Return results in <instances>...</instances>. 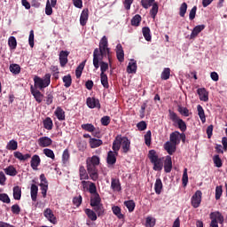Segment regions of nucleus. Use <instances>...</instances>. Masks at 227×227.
Returning <instances> with one entry per match:
<instances>
[{
	"mask_svg": "<svg viewBox=\"0 0 227 227\" xmlns=\"http://www.w3.org/2000/svg\"><path fill=\"white\" fill-rule=\"evenodd\" d=\"M104 58H107L109 61V65L111 67V50L109 47L105 48H96L93 51V67L95 70H98L99 63L102 61Z\"/></svg>",
	"mask_w": 227,
	"mask_h": 227,
	"instance_id": "obj_1",
	"label": "nucleus"
},
{
	"mask_svg": "<svg viewBox=\"0 0 227 227\" xmlns=\"http://www.w3.org/2000/svg\"><path fill=\"white\" fill-rule=\"evenodd\" d=\"M148 158L151 160V163L153 164V169L154 171H162L164 163H162V160L159 158V155H157V152L155 150L149 151Z\"/></svg>",
	"mask_w": 227,
	"mask_h": 227,
	"instance_id": "obj_2",
	"label": "nucleus"
},
{
	"mask_svg": "<svg viewBox=\"0 0 227 227\" xmlns=\"http://www.w3.org/2000/svg\"><path fill=\"white\" fill-rule=\"evenodd\" d=\"M168 117L171 121H173L174 123H177L178 129H180L181 132H185V130H187V124L185 123V121L180 119V117H178V114H176V113H175L173 110H168Z\"/></svg>",
	"mask_w": 227,
	"mask_h": 227,
	"instance_id": "obj_3",
	"label": "nucleus"
},
{
	"mask_svg": "<svg viewBox=\"0 0 227 227\" xmlns=\"http://www.w3.org/2000/svg\"><path fill=\"white\" fill-rule=\"evenodd\" d=\"M35 88H39V90H43L51 84V74H46L43 78L35 76L34 78Z\"/></svg>",
	"mask_w": 227,
	"mask_h": 227,
	"instance_id": "obj_4",
	"label": "nucleus"
},
{
	"mask_svg": "<svg viewBox=\"0 0 227 227\" xmlns=\"http://www.w3.org/2000/svg\"><path fill=\"white\" fill-rule=\"evenodd\" d=\"M209 217L211 219L210 227H219L217 221L220 223V224L224 223V216H223V214H221L219 211L210 213Z\"/></svg>",
	"mask_w": 227,
	"mask_h": 227,
	"instance_id": "obj_5",
	"label": "nucleus"
},
{
	"mask_svg": "<svg viewBox=\"0 0 227 227\" xmlns=\"http://www.w3.org/2000/svg\"><path fill=\"white\" fill-rule=\"evenodd\" d=\"M87 171L94 182H97L98 180V171L97 170V165H93L90 162V160H87Z\"/></svg>",
	"mask_w": 227,
	"mask_h": 227,
	"instance_id": "obj_6",
	"label": "nucleus"
},
{
	"mask_svg": "<svg viewBox=\"0 0 227 227\" xmlns=\"http://www.w3.org/2000/svg\"><path fill=\"white\" fill-rule=\"evenodd\" d=\"M201 196H203V192H201V191L200 190L196 191L195 193L192 195L191 199V203L193 208H198L201 205Z\"/></svg>",
	"mask_w": 227,
	"mask_h": 227,
	"instance_id": "obj_7",
	"label": "nucleus"
},
{
	"mask_svg": "<svg viewBox=\"0 0 227 227\" xmlns=\"http://www.w3.org/2000/svg\"><path fill=\"white\" fill-rule=\"evenodd\" d=\"M70 55V52L67 51H61L59 52V63H60V67L62 68H65V67H67V64L68 63V56Z\"/></svg>",
	"mask_w": 227,
	"mask_h": 227,
	"instance_id": "obj_8",
	"label": "nucleus"
},
{
	"mask_svg": "<svg viewBox=\"0 0 227 227\" xmlns=\"http://www.w3.org/2000/svg\"><path fill=\"white\" fill-rule=\"evenodd\" d=\"M43 215L50 223H51V224H56V223H58V219L56 218V215H54V212H52L51 208H46L43 211Z\"/></svg>",
	"mask_w": 227,
	"mask_h": 227,
	"instance_id": "obj_9",
	"label": "nucleus"
},
{
	"mask_svg": "<svg viewBox=\"0 0 227 227\" xmlns=\"http://www.w3.org/2000/svg\"><path fill=\"white\" fill-rule=\"evenodd\" d=\"M86 104L90 109H100V100L95 98H87Z\"/></svg>",
	"mask_w": 227,
	"mask_h": 227,
	"instance_id": "obj_10",
	"label": "nucleus"
},
{
	"mask_svg": "<svg viewBox=\"0 0 227 227\" xmlns=\"http://www.w3.org/2000/svg\"><path fill=\"white\" fill-rule=\"evenodd\" d=\"M37 143L41 148H47L52 145V139L49 137H42L38 138Z\"/></svg>",
	"mask_w": 227,
	"mask_h": 227,
	"instance_id": "obj_11",
	"label": "nucleus"
},
{
	"mask_svg": "<svg viewBox=\"0 0 227 227\" xmlns=\"http://www.w3.org/2000/svg\"><path fill=\"white\" fill-rule=\"evenodd\" d=\"M121 146L124 153H129L130 150V140L127 137H121Z\"/></svg>",
	"mask_w": 227,
	"mask_h": 227,
	"instance_id": "obj_12",
	"label": "nucleus"
},
{
	"mask_svg": "<svg viewBox=\"0 0 227 227\" xmlns=\"http://www.w3.org/2000/svg\"><path fill=\"white\" fill-rule=\"evenodd\" d=\"M30 91L34 98L35 99V102H37L38 104H42V101L43 100V94H42L40 90L33 88V86L30 88Z\"/></svg>",
	"mask_w": 227,
	"mask_h": 227,
	"instance_id": "obj_13",
	"label": "nucleus"
},
{
	"mask_svg": "<svg viewBox=\"0 0 227 227\" xmlns=\"http://www.w3.org/2000/svg\"><path fill=\"white\" fill-rule=\"evenodd\" d=\"M41 162H42V160L40 159V156L38 154H35L34 156H32L30 160V166L32 169H34V171H36Z\"/></svg>",
	"mask_w": 227,
	"mask_h": 227,
	"instance_id": "obj_14",
	"label": "nucleus"
},
{
	"mask_svg": "<svg viewBox=\"0 0 227 227\" xmlns=\"http://www.w3.org/2000/svg\"><path fill=\"white\" fill-rule=\"evenodd\" d=\"M164 149L168 155H173L176 152V144L168 141L164 144Z\"/></svg>",
	"mask_w": 227,
	"mask_h": 227,
	"instance_id": "obj_15",
	"label": "nucleus"
},
{
	"mask_svg": "<svg viewBox=\"0 0 227 227\" xmlns=\"http://www.w3.org/2000/svg\"><path fill=\"white\" fill-rule=\"evenodd\" d=\"M116 56L120 63H123L125 61V52L123 51L121 44H117L116 46Z\"/></svg>",
	"mask_w": 227,
	"mask_h": 227,
	"instance_id": "obj_16",
	"label": "nucleus"
},
{
	"mask_svg": "<svg viewBox=\"0 0 227 227\" xmlns=\"http://www.w3.org/2000/svg\"><path fill=\"white\" fill-rule=\"evenodd\" d=\"M56 4H58V0H47L45 7L46 15H51L52 13V8H56Z\"/></svg>",
	"mask_w": 227,
	"mask_h": 227,
	"instance_id": "obj_17",
	"label": "nucleus"
},
{
	"mask_svg": "<svg viewBox=\"0 0 227 227\" xmlns=\"http://www.w3.org/2000/svg\"><path fill=\"white\" fill-rule=\"evenodd\" d=\"M111 189L116 192H120V191H121V184L120 183V179L112 177Z\"/></svg>",
	"mask_w": 227,
	"mask_h": 227,
	"instance_id": "obj_18",
	"label": "nucleus"
},
{
	"mask_svg": "<svg viewBox=\"0 0 227 227\" xmlns=\"http://www.w3.org/2000/svg\"><path fill=\"white\" fill-rule=\"evenodd\" d=\"M171 169H173V160L171 157L168 155L164 160V171L165 173H171Z\"/></svg>",
	"mask_w": 227,
	"mask_h": 227,
	"instance_id": "obj_19",
	"label": "nucleus"
},
{
	"mask_svg": "<svg viewBox=\"0 0 227 227\" xmlns=\"http://www.w3.org/2000/svg\"><path fill=\"white\" fill-rule=\"evenodd\" d=\"M114 153L118 155V152H120V148H121V135H118L115 139L113 142L112 146Z\"/></svg>",
	"mask_w": 227,
	"mask_h": 227,
	"instance_id": "obj_20",
	"label": "nucleus"
},
{
	"mask_svg": "<svg viewBox=\"0 0 227 227\" xmlns=\"http://www.w3.org/2000/svg\"><path fill=\"white\" fill-rule=\"evenodd\" d=\"M197 93L200 97V100L202 102H208V92L205 88L198 89Z\"/></svg>",
	"mask_w": 227,
	"mask_h": 227,
	"instance_id": "obj_21",
	"label": "nucleus"
},
{
	"mask_svg": "<svg viewBox=\"0 0 227 227\" xmlns=\"http://www.w3.org/2000/svg\"><path fill=\"white\" fill-rule=\"evenodd\" d=\"M13 155L15 159H18V160H20L21 162H24L27 160L28 159H31V153H26L23 154L22 153L17 151L13 153Z\"/></svg>",
	"mask_w": 227,
	"mask_h": 227,
	"instance_id": "obj_22",
	"label": "nucleus"
},
{
	"mask_svg": "<svg viewBox=\"0 0 227 227\" xmlns=\"http://www.w3.org/2000/svg\"><path fill=\"white\" fill-rule=\"evenodd\" d=\"M102 204V199L100 198V194L95 193L90 196V207H97V205Z\"/></svg>",
	"mask_w": 227,
	"mask_h": 227,
	"instance_id": "obj_23",
	"label": "nucleus"
},
{
	"mask_svg": "<svg viewBox=\"0 0 227 227\" xmlns=\"http://www.w3.org/2000/svg\"><path fill=\"white\" fill-rule=\"evenodd\" d=\"M116 153L109 151L107 153L106 162L109 166H114L116 164Z\"/></svg>",
	"mask_w": 227,
	"mask_h": 227,
	"instance_id": "obj_24",
	"label": "nucleus"
},
{
	"mask_svg": "<svg viewBox=\"0 0 227 227\" xmlns=\"http://www.w3.org/2000/svg\"><path fill=\"white\" fill-rule=\"evenodd\" d=\"M92 207L98 217H102L106 214V208H104L103 204H98L97 206H92Z\"/></svg>",
	"mask_w": 227,
	"mask_h": 227,
	"instance_id": "obj_25",
	"label": "nucleus"
},
{
	"mask_svg": "<svg viewBox=\"0 0 227 227\" xmlns=\"http://www.w3.org/2000/svg\"><path fill=\"white\" fill-rule=\"evenodd\" d=\"M203 29H205V25H198V26H196L192 29V34L190 35L191 40L196 38V36H198L199 33H201V31H203Z\"/></svg>",
	"mask_w": 227,
	"mask_h": 227,
	"instance_id": "obj_26",
	"label": "nucleus"
},
{
	"mask_svg": "<svg viewBox=\"0 0 227 227\" xmlns=\"http://www.w3.org/2000/svg\"><path fill=\"white\" fill-rule=\"evenodd\" d=\"M180 132L179 131H174L169 136V143H172L174 145H179L180 139H179Z\"/></svg>",
	"mask_w": 227,
	"mask_h": 227,
	"instance_id": "obj_27",
	"label": "nucleus"
},
{
	"mask_svg": "<svg viewBox=\"0 0 227 227\" xmlns=\"http://www.w3.org/2000/svg\"><path fill=\"white\" fill-rule=\"evenodd\" d=\"M55 116L58 118L59 121H65V110H63L61 106H58L55 110Z\"/></svg>",
	"mask_w": 227,
	"mask_h": 227,
	"instance_id": "obj_28",
	"label": "nucleus"
},
{
	"mask_svg": "<svg viewBox=\"0 0 227 227\" xmlns=\"http://www.w3.org/2000/svg\"><path fill=\"white\" fill-rule=\"evenodd\" d=\"M88 17H89V11L88 9H85L82 12L80 16L81 26H86V24L88 23Z\"/></svg>",
	"mask_w": 227,
	"mask_h": 227,
	"instance_id": "obj_29",
	"label": "nucleus"
},
{
	"mask_svg": "<svg viewBox=\"0 0 227 227\" xmlns=\"http://www.w3.org/2000/svg\"><path fill=\"white\" fill-rule=\"evenodd\" d=\"M141 20H143V18L139 14H136L132 19H131V26L134 27H139L141 26Z\"/></svg>",
	"mask_w": 227,
	"mask_h": 227,
	"instance_id": "obj_30",
	"label": "nucleus"
},
{
	"mask_svg": "<svg viewBox=\"0 0 227 227\" xmlns=\"http://www.w3.org/2000/svg\"><path fill=\"white\" fill-rule=\"evenodd\" d=\"M79 176L80 180H90V176H88V172L84 166H80L79 168Z\"/></svg>",
	"mask_w": 227,
	"mask_h": 227,
	"instance_id": "obj_31",
	"label": "nucleus"
},
{
	"mask_svg": "<svg viewBox=\"0 0 227 227\" xmlns=\"http://www.w3.org/2000/svg\"><path fill=\"white\" fill-rule=\"evenodd\" d=\"M142 33H143V36H144L145 40H146V42H152V34L150 31V27H144L142 28Z\"/></svg>",
	"mask_w": 227,
	"mask_h": 227,
	"instance_id": "obj_32",
	"label": "nucleus"
},
{
	"mask_svg": "<svg viewBox=\"0 0 227 227\" xmlns=\"http://www.w3.org/2000/svg\"><path fill=\"white\" fill-rule=\"evenodd\" d=\"M197 111L199 118H200V121H202V123H205V121H207V117L205 116V110L203 109V106H201V105H198Z\"/></svg>",
	"mask_w": 227,
	"mask_h": 227,
	"instance_id": "obj_33",
	"label": "nucleus"
},
{
	"mask_svg": "<svg viewBox=\"0 0 227 227\" xmlns=\"http://www.w3.org/2000/svg\"><path fill=\"white\" fill-rule=\"evenodd\" d=\"M13 198L16 200H20L22 198V189L20 186H14L13 187Z\"/></svg>",
	"mask_w": 227,
	"mask_h": 227,
	"instance_id": "obj_34",
	"label": "nucleus"
},
{
	"mask_svg": "<svg viewBox=\"0 0 227 227\" xmlns=\"http://www.w3.org/2000/svg\"><path fill=\"white\" fill-rule=\"evenodd\" d=\"M90 148H98V146H102L103 142L101 139L90 138Z\"/></svg>",
	"mask_w": 227,
	"mask_h": 227,
	"instance_id": "obj_35",
	"label": "nucleus"
},
{
	"mask_svg": "<svg viewBox=\"0 0 227 227\" xmlns=\"http://www.w3.org/2000/svg\"><path fill=\"white\" fill-rule=\"evenodd\" d=\"M30 194H31L32 201H36V198L38 196V186H36V184L31 185Z\"/></svg>",
	"mask_w": 227,
	"mask_h": 227,
	"instance_id": "obj_36",
	"label": "nucleus"
},
{
	"mask_svg": "<svg viewBox=\"0 0 227 227\" xmlns=\"http://www.w3.org/2000/svg\"><path fill=\"white\" fill-rule=\"evenodd\" d=\"M43 125L46 129V130H52V127H54V123L52 122V119H51V117H47L43 121Z\"/></svg>",
	"mask_w": 227,
	"mask_h": 227,
	"instance_id": "obj_37",
	"label": "nucleus"
},
{
	"mask_svg": "<svg viewBox=\"0 0 227 227\" xmlns=\"http://www.w3.org/2000/svg\"><path fill=\"white\" fill-rule=\"evenodd\" d=\"M171 75V69L169 67H165L160 74V79L162 81H168Z\"/></svg>",
	"mask_w": 227,
	"mask_h": 227,
	"instance_id": "obj_38",
	"label": "nucleus"
},
{
	"mask_svg": "<svg viewBox=\"0 0 227 227\" xmlns=\"http://www.w3.org/2000/svg\"><path fill=\"white\" fill-rule=\"evenodd\" d=\"M154 191L156 194H160L162 192V180L157 178L154 184Z\"/></svg>",
	"mask_w": 227,
	"mask_h": 227,
	"instance_id": "obj_39",
	"label": "nucleus"
},
{
	"mask_svg": "<svg viewBox=\"0 0 227 227\" xmlns=\"http://www.w3.org/2000/svg\"><path fill=\"white\" fill-rule=\"evenodd\" d=\"M100 81L102 86L106 89L108 90L109 88V80L107 78V74H100Z\"/></svg>",
	"mask_w": 227,
	"mask_h": 227,
	"instance_id": "obj_40",
	"label": "nucleus"
},
{
	"mask_svg": "<svg viewBox=\"0 0 227 227\" xmlns=\"http://www.w3.org/2000/svg\"><path fill=\"white\" fill-rule=\"evenodd\" d=\"M137 70V63L135 62H129L127 67V72L128 74H136V71Z\"/></svg>",
	"mask_w": 227,
	"mask_h": 227,
	"instance_id": "obj_41",
	"label": "nucleus"
},
{
	"mask_svg": "<svg viewBox=\"0 0 227 227\" xmlns=\"http://www.w3.org/2000/svg\"><path fill=\"white\" fill-rule=\"evenodd\" d=\"M85 214L90 221H97V219H98L97 213H95L92 209L86 208Z\"/></svg>",
	"mask_w": 227,
	"mask_h": 227,
	"instance_id": "obj_42",
	"label": "nucleus"
},
{
	"mask_svg": "<svg viewBox=\"0 0 227 227\" xmlns=\"http://www.w3.org/2000/svg\"><path fill=\"white\" fill-rule=\"evenodd\" d=\"M4 173L7 174L9 176H16L17 169L13 166H9L4 168Z\"/></svg>",
	"mask_w": 227,
	"mask_h": 227,
	"instance_id": "obj_43",
	"label": "nucleus"
},
{
	"mask_svg": "<svg viewBox=\"0 0 227 227\" xmlns=\"http://www.w3.org/2000/svg\"><path fill=\"white\" fill-rule=\"evenodd\" d=\"M113 214L118 217V219H123V214H121V208L118 206L112 207Z\"/></svg>",
	"mask_w": 227,
	"mask_h": 227,
	"instance_id": "obj_44",
	"label": "nucleus"
},
{
	"mask_svg": "<svg viewBox=\"0 0 227 227\" xmlns=\"http://www.w3.org/2000/svg\"><path fill=\"white\" fill-rule=\"evenodd\" d=\"M41 194H43V198H47V191H49V183H41Z\"/></svg>",
	"mask_w": 227,
	"mask_h": 227,
	"instance_id": "obj_45",
	"label": "nucleus"
},
{
	"mask_svg": "<svg viewBox=\"0 0 227 227\" xmlns=\"http://www.w3.org/2000/svg\"><path fill=\"white\" fill-rule=\"evenodd\" d=\"M17 148H19V143H17V141L13 139L11 140L6 145V150L15 151L17 150Z\"/></svg>",
	"mask_w": 227,
	"mask_h": 227,
	"instance_id": "obj_46",
	"label": "nucleus"
},
{
	"mask_svg": "<svg viewBox=\"0 0 227 227\" xmlns=\"http://www.w3.org/2000/svg\"><path fill=\"white\" fill-rule=\"evenodd\" d=\"M9 68L10 72H12V74H14V75H18V74H20V66L18 64H11Z\"/></svg>",
	"mask_w": 227,
	"mask_h": 227,
	"instance_id": "obj_47",
	"label": "nucleus"
},
{
	"mask_svg": "<svg viewBox=\"0 0 227 227\" xmlns=\"http://www.w3.org/2000/svg\"><path fill=\"white\" fill-rule=\"evenodd\" d=\"M65 88H70L72 86V75L67 74L62 78Z\"/></svg>",
	"mask_w": 227,
	"mask_h": 227,
	"instance_id": "obj_48",
	"label": "nucleus"
},
{
	"mask_svg": "<svg viewBox=\"0 0 227 227\" xmlns=\"http://www.w3.org/2000/svg\"><path fill=\"white\" fill-rule=\"evenodd\" d=\"M8 45L12 51H14V49H17V39L15 38V36L9 37Z\"/></svg>",
	"mask_w": 227,
	"mask_h": 227,
	"instance_id": "obj_49",
	"label": "nucleus"
},
{
	"mask_svg": "<svg viewBox=\"0 0 227 227\" xmlns=\"http://www.w3.org/2000/svg\"><path fill=\"white\" fill-rule=\"evenodd\" d=\"M82 130H85L86 132H95V126L91 123H86L81 125Z\"/></svg>",
	"mask_w": 227,
	"mask_h": 227,
	"instance_id": "obj_50",
	"label": "nucleus"
},
{
	"mask_svg": "<svg viewBox=\"0 0 227 227\" xmlns=\"http://www.w3.org/2000/svg\"><path fill=\"white\" fill-rule=\"evenodd\" d=\"M124 205L129 212H134V208H136V202H134V200H126L124 201Z\"/></svg>",
	"mask_w": 227,
	"mask_h": 227,
	"instance_id": "obj_51",
	"label": "nucleus"
},
{
	"mask_svg": "<svg viewBox=\"0 0 227 227\" xmlns=\"http://www.w3.org/2000/svg\"><path fill=\"white\" fill-rule=\"evenodd\" d=\"M157 13H159V4H157V3H154L150 11V15L152 19H155V17H157Z\"/></svg>",
	"mask_w": 227,
	"mask_h": 227,
	"instance_id": "obj_52",
	"label": "nucleus"
},
{
	"mask_svg": "<svg viewBox=\"0 0 227 227\" xmlns=\"http://www.w3.org/2000/svg\"><path fill=\"white\" fill-rule=\"evenodd\" d=\"M213 162L215 168H223V160H221V157H219V154H215L213 157Z\"/></svg>",
	"mask_w": 227,
	"mask_h": 227,
	"instance_id": "obj_53",
	"label": "nucleus"
},
{
	"mask_svg": "<svg viewBox=\"0 0 227 227\" xmlns=\"http://www.w3.org/2000/svg\"><path fill=\"white\" fill-rule=\"evenodd\" d=\"M99 67H100V74H106V72H107V70H109V64L107 62L99 60L98 63Z\"/></svg>",
	"mask_w": 227,
	"mask_h": 227,
	"instance_id": "obj_54",
	"label": "nucleus"
},
{
	"mask_svg": "<svg viewBox=\"0 0 227 227\" xmlns=\"http://www.w3.org/2000/svg\"><path fill=\"white\" fill-rule=\"evenodd\" d=\"M155 0H141V4L145 10H148L150 6H153Z\"/></svg>",
	"mask_w": 227,
	"mask_h": 227,
	"instance_id": "obj_55",
	"label": "nucleus"
},
{
	"mask_svg": "<svg viewBox=\"0 0 227 227\" xmlns=\"http://www.w3.org/2000/svg\"><path fill=\"white\" fill-rule=\"evenodd\" d=\"M144 137L146 146H150L152 145V131L148 130L144 136Z\"/></svg>",
	"mask_w": 227,
	"mask_h": 227,
	"instance_id": "obj_56",
	"label": "nucleus"
},
{
	"mask_svg": "<svg viewBox=\"0 0 227 227\" xmlns=\"http://www.w3.org/2000/svg\"><path fill=\"white\" fill-rule=\"evenodd\" d=\"M185 13H187V3L184 2L179 8V15L180 17H185Z\"/></svg>",
	"mask_w": 227,
	"mask_h": 227,
	"instance_id": "obj_57",
	"label": "nucleus"
},
{
	"mask_svg": "<svg viewBox=\"0 0 227 227\" xmlns=\"http://www.w3.org/2000/svg\"><path fill=\"white\" fill-rule=\"evenodd\" d=\"M87 160H89V162L94 166H98V164H100V158H98L97 155L89 158Z\"/></svg>",
	"mask_w": 227,
	"mask_h": 227,
	"instance_id": "obj_58",
	"label": "nucleus"
},
{
	"mask_svg": "<svg viewBox=\"0 0 227 227\" xmlns=\"http://www.w3.org/2000/svg\"><path fill=\"white\" fill-rule=\"evenodd\" d=\"M82 203V196L79 195L76 197L73 198V205H74V207H81V204Z\"/></svg>",
	"mask_w": 227,
	"mask_h": 227,
	"instance_id": "obj_59",
	"label": "nucleus"
},
{
	"mask_svg": "<svg viewBox=\"0 0 227 227\" xmlns=\"http://www.w3.org/2000/svg\"><path fill=\"white\" fill-rule=\"evenodd\" d=\"M43 153L44 155H46V157H49V159H56V155L54 154V151H52L51 149H43Z\"/></svg>",
	"mask_w": 227,
	"mask_h": 227,
	"instance_id": "obj_60",
	"label": "nucleus"
},
{
	"mask_svg": "<svg viewBox=\"0 0 227 227\" xmlns=\"http://www.w3.org/2000/svg\"><path fill=\"white\" fill-rule=\"evenodd\" d=\"M178 113H180V114H183V116H189V110L187 107H184L182 106H178L177 108Z\"/></svg>",
	"mask_w": 227,
	"mask_h": 227,
	"instance_id": "obj_61",
	"label": "nucleus"
},
{
	"mask_svg": "<svg viewBox=\"0 0 227 227\" xmlns=\"http://www.w3.org/2000/svg\"><path fill=\"white\" fill-rule=\"evenodd\" d=\"M148 127V125L146 124V121H141L137 124V128L138 130L143 131V130H146V128Z\"/></svg>",
	"mask_w": 227,
	"mask_h": 227,
	"instance_id": "obj_62",
	"label": "nucleus"
},
{
	"mask_svg": "<svg viewBox=\"0 0 227 227\" xmlns=\"http://www.w3.org/2000/svg\"><path fill=\"white\" fill-rule=\"evenodd\" d=\"M0 201L3 203H11L10 197L6 193H0Z\"/></svg>",
	"mask_w": 227,
	"mask_h": 227,
	"instance_id": "obj_63",
	"label": "nucleus"
},
{
	"mask_svg": "<svg viewBox=\"0 0 227 227\" xmlns=\"http://www.w3.org/2000/svg\"><path fill=\"white\" fill-rule=\"evenodd\" d=\"M146 227H153L155 226V220H153L152 217L148 216L145 220Z\"/></svg>",
	"mask_w": 227,
	"mask_h": 227,
	"instance_id": "obj_64",
	"label": "nucleus"
}]
</instances>
